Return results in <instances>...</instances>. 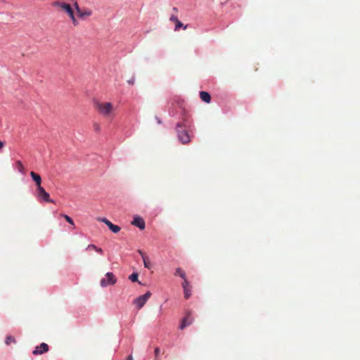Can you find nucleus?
<instances>
[{
	"mask_svg": "<svg viewBox=\"0 0 360 360\" xmlns=\"http://www.w3.org/2000/svg\"><path fill=\"white\" fill-rule=\"evenodd\" d=\"M95 109L105 118H112L114 117V108L110 102H96Z\"/></svg>",
	"mask_w": 360,
	"mask_h": 360,
	"instance_id": "f257e3e1",
	"label": "nucleus"
},
{
	"mask_svg": "<svg viewBox=\"0 0 360 360\" xmlns=\"http://www.w3.org/2000/svg\"><path fill=\"white\" fill-rule=\"evenodd\" d=\"M53 6L54 7L60 8L61 10L64 11L71 19L74 26H77L79 25V22L75 18L74 10L70 4L62 1H55L53 3Z\"/></svg>",
	"mask_w": 360,
	"mask_h": 360,
	"instance_id": "f03ea898",
	"label": "nucleus"
},
{
	"mask_svg": "<svg viewBox=\"0 0 360 360\" xmlns=\"http://www.w3.org/2000/svg\"><path fill=\"white\" fill-rule=\"evenodd\" d=\"M186 127V126L182 123H178L176 124L178 138L183 144H186L191 141V138L188 131L184 129Z\"/></svg>",
	"mask_w": 360,
	"mask_h": 360,
	"instance_id": "7ed1b4c3",
	"label": "nucleus"
},
{
	"mask_svg": "<svg viewBox=\"0 0 360 360\" xmlns=\"http://www.w3.org/2000/svg\"><path fill=\"white\" fill-rule=\"evenodd\" d=\"M105 277L106 278H103L101 280V285L102 287H106L110 285H114L117 281L115 276L111 272H108L105 274Z\"/></svg>",
	"mask_w": 360,
	"mask_h": 360,
	"instance_id": "20e7f679",
	"label": "nucleus"
},
{
	"mask_svg": "<svg viewBox=\"0 0 360 360\" xmlns=\"http://www.w3.org/2000/svg\"><path fill=\"white\" fill-rule=\"evenodd\" d=\"M151 293L150 292L148 291L144 295L139 296L136 299L134 300V303L136 305L137 308L139 309H141L146 302L148 301V300L150 297Z\"/></svg>",
	"mask_w": 360,
	"mask_h": 360,
	"instance_id": "39448f33",
	"label": "nucleus"
},
{
	"mask_svg": "<svg viewBox=\"0 0 360 360\" xmlns=\"http://www.w3.org/2000/svg\"><path fill=\"white\" fill-rule=\"evenodd\" d=\"M37 195L38 198L43 199L47 202H54L53 200L50 198L49 194L44 190L42 186L37 188Z\"/></svg>",
	"mask_w": 360,
	"mask_h": 360,
	"instance_id": "423d86ee",
	"label": "nucleus"
},
{
	"mask_svg": "<svg viewBox=\"0 0 360 360\" xmlns=\"http://www.w3.org/2000/svg\"><path fill=\"white\" fill-rule=\"evenodd\" d=\"M49 351V345L46 343L42 342L39 346H37L33 350L34 355L42 354Z\"/></svg>",
	"mask_w": 360,
	"mask_h": 360,
	"instance_id": "0eeeda50",
	"label": "nucleus"
},
{
	"mask_svg": "<svg viewBox=\"0 0 360 360\" xmlns=\"http://www.w3.org/2000/svg\"><path fill=\"white\" fill-rule=\"evenodd\" d=\"M193 321V318L191 316V312H188L186 316L182 319L181 323L179 326V328L183 330L186 326H190Z\"/></svg>",
	"mask_w": 360,
	"mask_h": 360,
	"instance_id": "6e6552de",
	"label": "nucleus"
},
{
	"mask_svg": "<svg viewBox=\"0 0 360 360\" xmlns=\"http://www.w3.org/2000/svg\"><path fill=\"white\" fill-rule=\"evenodd\" d=\"M101 221L103 222L106 226L115 233H118L120 231V227L119 226L113 224L111 221H110L106 218H102L99 219Z\"/></svg>",
	"mask_w": 360,
	"mask_h": 360,
	"instance_id": "1a4fd4ad",
	"label": "nucleus"
},
{
	"mask_svg": "<svg viewBox=\"0 0 360 360\" xmlns=\"http://www.w3.org/2000/svg\"><path fill=\"white\" fill-rule=\"evenodd\" d=\"M169 20L172 22H174L175 23V28H174L175 31L179 30L181 27H183L184 30H186L188 27V25H184V24L181 21L179 20L176 15H172L170 16Z\"/></svg>",
	"mask_w": 360,
	"mask_h": 360,
	"instance_id": "9d476101",
	"label": "nucleus"
},
{
	"mask_svg": "<svg viewBox=\"0 0 360 360\" xmlns=\"http://www.w3.org/2000/svg\"><path fill=\"white\" fill-rule=\"evenodd\" d=\"M131 224L137 227H139L140 229L143 230L145 229V221L143 219V218L140 217H136L134 218V220L132 221Z\"/></svg>",
	"mask_w": 360,
	"mask_h": 360,
	"instance_id": "9b49d317",
	"label": "nucleus"
},
{
	"mask_svg": "<svg viewBox=\"0 0 360 360\" xmlns=\"http://www.w3.org/2000/svg\"><path fill=\"white\" fill-rule=\"evenodd\" d=\"M30 176H32V179L35 181L36 183V185H37V188H39V187H41V176L34 172H30Z\"/></svg>",
	"mask_w": 360,
	"mask_h": 360,
	"instance_id": "f8f14e48",
	"label": "nucleus"
},
{
	"mask_svg": "<svg viewBox=\"0 0 360 360\" xmlns=\"http://www.w3.org/2000/svg\"><path fill=\"white\" fill-rule=\"evenodd\" d=\"M77 15L79 18H84L85 17H88V16H90L92 14V12L91 10L89 9H85V10H80L77 13Z\"/></svg>",
	"mask_w": 360,
	"mask_h": 360,
	"instance_id": "ddd939ff",
	"label": "nucleus"
},
{
	"mask_svg": "<svg viewBox=\"0 0 360 360\" xmlns=\"http://www.w3.org/2000/svg\"><path fill=\"white\" fill-rule=\"evenodd\" d=\"M200 99L207 103H210L211 101V96L210 95L206 92V91H200Z\"/></svg>",
	"mask_w": 360,
	"mask_h": 360,
	"instance_id": "4468645a",
	"label": "nucleus"
},
{
	"mask_svg": "<svg viewBox=\"0 0 360 360\" xmlns=\"http://www.w3.org/2000/svg\"><path fill=\"white\" fill-rule=\"evenodd\" d=\"M86 250H96L97 252L100 253V254H103V251L101 248H98L96 247L95 245L94 244H90L87 247H86Z\"/></svg>",
	"mask_w": 360,
	"mask_h": 360,
	"instance_id": "2eb2a0df",
	"label": "nucleus"
},
{
	"mask_svg": "<svg viewBox=\"0 0 360 360\" xmlns=\"http://www.w3.org/2000/svg\"><path fill=\"white\" fill-rule=\"evenodd\" d=\"M16 168L19 171V172L24 174L25 173V167L21 161L18 160L15 162Z\"/></svg>",
	"mask_w": 360,
	"mask_h": 360,
	"instance_id": "dca6fc26",
	"label": "nucleus"
},
{
	"mask_svg": "<svg viewBox=\"0 0 360 360\" xmlns=\"http://www.w3.org/2000/svg\"><path fill=\"white\" fill-rule=\"evenodd\" d=\"M175 276H179L181 278L185 279L186 274L181 268H176L174 273Z\"/></svg>",
	"mask_w": 360,
	"mask_h": 360,
	"instance_id": "f3484780",
	"label": "nucleus"
},
{
	"mask_svg": "<svg viewBox=\"0 0 360 360\" xmlns=\"http://www.w3.org/2000/svg\"><path fill=\"white\" fill-rule=\"evenodd\" d=\"M15 342H16V340L13 336L8 335L6 338V340H5L6 345H10L12 343H15Z\"/></svg>",
	"mask_w": 360,
	"mask_h": 360,
	"instance_id": "a211bd4d",
	"label": "nucleus"
},
{
	"mask_svg": "<svg viewBox=\"0 0 360 360\" xmlns=\"http://www.w3.org/2000/svg\"><path fill=\"white\" fill-rule=\"evenodd\" d=\"M184 297L188 299L191 295V287L184 288Z\"/></svg>",
	"mask_w": 360,
	"mask_h": 360,
	"instance_id": "6ab92c4d",
	"label": "nucleus"
},
{
	"mask_svg": "<svg viewBox=\"0 0 360 360\" xmlns=\"http://www.w3.org/2000/svg\"><path fill=\"white\" fill-rule=\"evenodd\" d=\"M61 217H63L70 224H71L73 228L75 227V224L73 220L67 214H61Z\"/></svg>",
	"mask_w": 360,
	"mask_h": 360,
	"instance_id": "aec40b11",
	"label": "nucleus"
},
{
	"mask_svg": "<svg viewBox=\"0 0 360 360\" xmlns=\"http://www.w3.org/2000/svg\"><path fill=\"white\" fill-rule=\"evenodd\" d=\"M143 264H144V266L148 269H150L152 266L148 257H144V259H143Z\"/></svg>",
	"mask_w": 360,
	"mask_h": 360,
	"instance_id": "412c9836",
	"label": "nucleus"
},
{
	"mask_svg": "<svg viewBox=\"0 0 360 360\" xmlns=\"http://www.w3.org/2000/svg\"><path fill=\"white\" fill-rule=\"evenodd\" d=\"M138 277H139L138 274H136V273H133L132 274H131V275L129 276V279H130L132 282H135V281H138Z\"/></svg>",
	"mask_w": 360,
	"mask_h": 360,
	"instance_id": "4be33fe9",
	"label": "nucleus"
},
{
	"mask_svg": "<svg viewBox=\"0 0 360 360\" xmlns=\"http://www.w3.org/2000/svg\"><path fill=\"white\" fill-rule=\"evenodd\" d=\"M182 287L183 288H186L191 287L189 285V283L188 280L186 279V276L185 277V279H184V282L182 283Z\"/></svg>",
	"mask_w": 360,
	"mask_h": 360,
	"instance_id": "5701e85b",
	"label": "nucleus"
},
{
	"mask_svg": "<svg viewBox=\"0 0 360 360\" xmlns=\"http://www.w3.org/2000/svg\"><path fill=\"white\" fill-rule=\"evenodd\" d=\"M160 352V348L159 347H156L155 349V360H158V356Z\"/></svg>",
	"mask_w": 360,
	"mask_h": 360,
	"instance_id": "b1692460",
	"label": "nucleus"
},
{
	"mask_svg": "<svg viewBox=\"0 0 360 360\" xmlns=\"http://www.w3.org/2000/svg\"><path fill=\"white\" fill-rule=\"evenodd\" d=\"M74 6V8L76 10V12L77 13L79 11L81 10V8H79V5H78V3L77 1H75L73 4Z\"/></svg>",
	"mask_w": 360,
	"mask_h": 360,
	"instance_id": "393cba45",
	"label": "nucleus"
},
{
	"mask_svg": "<svg viewBox=\"0 0 360 360\" xmlns=\"http://www.w3.org/2000/svg\"><path fill=\"white\" fill-rule=\"evenodd\" d=\"M94 128L95 131H99L100 129H101L100 125L98 123L94 124Z\"/></svg>",
	"mask_w": 360,
	"mask_h": 360,
	"instance_id": "a878e982",
	"label": "nucleus"
},
{
	"mask_svg": "<svg viewBox=\"0 0 360 360\" xmlns=\"http://www.w3.org/2000/svg\"><path fill=\"white\" fill-rule=\"evenodd\" d=\"M138 252L141 256L143 259H144V257H147V256H146L145 254L143 252V251H141V250H139Z\"/></svg>",
	"mask_w": 360,
	"mask_h": 360,
	"instance_id": "bb28decb",
	"label": "nucleus"
},
{
	"mask_svg": "<svg viewBox=\"0 0 360 360\" xmlns=\"http://www.w3.org/2000/svg\"><path fill=\"white\" fill-rule=\"evenodd\" d=\"M127 82L131 84V85H133L135 82V79L134 77L131 78V79L128 80Z\"/></svg>",
	"mask_w": 360,
	"mask_h": 360,
	"instance_id": "cd10ccee",
	"label": "nucleus"
},
{
	"mask_svg": "<svg viewBox=\"0 0 360 360\" xmlns=\"http://www.w3.org/2000/svg\"><path fill=\"white\" fill-rule=\"evenodd\" d=\"M4 146V143L0 141V149H1Z\"/></svg>",
	"mask_w": 360,
	"mask_h": 360,
	"instance_id": "c85d7f7f",
	"label": "nucleus"
},
{
	"mask_svg": "<svg viewBox=\"0 0 360 360\" xmlns=\"http://www.w3.org/2000/svg\"><path fill=\"white\" fill-rule=\"evenodd\" d=\"M127 360H133V357H132V356L129 355V356L127 357Z\"/></svg>",
	"mask_w": 360,
	"mask_h": 360,
	"instance_id": "c756f323",
	"label": "nucleus"
},
{
	"mask_svg": "<svg viewBox=\"0 0 360 360\" xmlns=\"http://www.w3.org/2000/svg\"><path fill=\"white\" fill-rule=\"evenodd\" d=\"M173 11L176 12L178 11V9L176 7H174Z\"/></svg>",
	"mask_w": 360,
	"mask_h": 360,
	"instance_id": "7c9ffc66",
	"label": "nucleus"
}]
</instances>
